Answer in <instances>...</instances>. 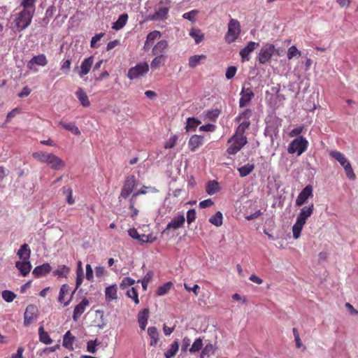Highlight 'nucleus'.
I'll return each mask as SVG.
<instances>
[{
  "label": "nucleus",
  "mask_w": 358,
  "mask_h": 358,
  "mask_svg": "<svg viewBox=\"0 0 358 358\" xmlns=\"http://www.w3.org/2000/svg\"><path fill=\"white\" fill-rule=\"evenodd\" d=\"M117 288L116 285L107 287L105 290V296L106 301H112L116 299L117 298Z\"/></svg>",
  "instance_id": "25"
},
{
  "label": "nucleus",
  "mask_w": 358,
  "mask_h": 358,
  "mask_svg": "<svg viewBox=\"0 0 358 358\" xmlns=\"http://www.w3.org/2000/svg\"><path fill=\"white\" fill-rule=\"evenodd\" d=\"M148 334L151 338L150 345L155 346L159 341V333L155 327H150L148 329Z\"/></svg>",
  "instance_id": "31"
},
{
  "label": "nucleus",
  "mask_w": 358,
  "mask_h": 358,
  "mask_svg": "<svg viewBox=\"0 0 358 358\" xmlns=\"http://www.w3.org/2000/svg\"><path fill=\"white\" fill-rule=\"evenodd\" d=\"M83 278H84V275H83V276L76 275V288L73 291L70 299L64 303V306H67L70 303V302L72 299V297H73V294L75 293L76 289L82 285Z\"/></svg>",
  "instance_id": "50"
},
{
  "label": "nucleus",
  "mask_w": 358,
  "mask_h": 358,
  "mask_svg": "<svg viewBox=\"0 0 358 358\" xmlns=\"http://www.w3.org/2000/svg\"><path fill=\"white\" fill-rule=\"evenodd\" d=\"M136 185V178L134 176H129L124 182L123 187L133 192Z\"/></svg>",
  "instance_id": "42"
},
{
  "label": "nucleus",
  "mask_w": 358,
  "mask_h": 358,
  "mask_svg": "<svg viewBox=\"0 0 358 358\" xmlns=\"http://www.w3.org/2000/svg\"><path fill=\"white\" fill-rule=\"evenodd\" d=\"M314 205L310 203L307 206H303L297 216L296 222L292 227L293 237L295 239L299 238L302 229L306 222V220L311 216L313 213Z\"/></svg>",
  "instance_id": "1"
},
{
  "label": "nucleus",
  "mask_w": 358,
  "mask_h": 358,
  "mask_svg": "<svg viewBox=\"0 0 358 358\" xmlns=\"http://www.w3.org/2000/svg\"><path fill=\"white\" fill-rule=\"evenodd\" d=\"M33 16L31 11L21 10L11 23L10 29L14 32H20L24 30L31 24Z\"/></svg>",
  "instance_id": "2"
},
{
  "label": "nucleus",
  "mask_w": 358,
  "mask_h": 358,
  "mask_svg": "<svg viewBox=\"0 0 358 358\" xmlns=\"http://www.w3.org/2000/svg\"><path fill=\"white\" fill-rule=\"evenodd\" d=\"M45 163L55 170H59L65 167L64 162L52 153L50 154Z\"/></svg>",
  "instance_id": "14"
},
{
  "label": "nucleus",
  "mask_w": 358,
  "mask_h": 358,
  "mask_svg": "<svg viewBox=\"0 0 358 358\" xmlns=\"http://www.w3.org/2000/svg\"><path fill=\"white\" fill-rule=\"evenodd\" d=\"M250 125V122L249 120H243L240 123L238 127H237L236 130L235 134H237L241 136H245L244 135L245 131Z\"/></svg>",
  "instance_id": "36"
},
{
  "label": "nucleus",
  "mask_w": 358,
  "mask_h": 358,
  "mask_svg": "<svg viewBox=\"0 0 358 358\" xmlns=\"http://www.w3.org/2000/svg\"><path fill=\"white\" fill-rule=\"evenodd\" d=\"M241 33L240 22L236 19H231L228 24V30L225 35V41L227 43L234 42Z\"/></svg>",
  "instance_id": "5"
},
{
  "label": "nucleus",
  "mask_w": 358,
  "mask_h": 358,
  "mask_svg": "<svg viewBox=\"0 0 358 358\" xmlns=\"http://www.w3.org/2000/svg\"><path fill=\"white\" fill-rule=\"evenodd\" d=\"M162 36V34L159 31H153L150 32L147 36V41H148L152 45L155 42V41L157 38H159Z\"/></svg>",
  "instance_id": "56"
},
{
  "label": "nucleus",
  "mask_w": 358,
  "mask_h": 358,
  "mask_svg": "<svg viewBox=\"0 0 358 358\" xmlns=\"http://www.w3.org/2000/svg\"><path fill=\"white\" fill-rule=\"evenodd\" d=\"M206 192L209 195H213L219 190V184L217 181L213 180L209 181L207 183L206 188Z\"/></svg>",
  "instance_id": "35"
},
{
  "label": "nucleus",
  "mask_w": 358,
  "mask_h": 358,
  "mask_svg": "<svg viewBox=\"0 0 358 358\" xmlns=\"http://www.w3.org/2000/svg\"><path fill=\"white\" fill-rule=\"evenodd\" d=\"M169 13V8L167 7H162L156 9L155 12L149 15V20L152 21L163 20L166 18Z\"/></svg>",
  "instance_id": "17"
},
{
  "label": "nucleus",
  "mask_w": 358,
  "mask_h": 358,
  "mask_svg": "<svg viewBox=\"0 0 358 358\" xmlns=\"http://www.w3.org/2000/svg\"><path fill=\"white\" fill-rule=\"evenodd\" d=\"M209 222L216 227H220L222 224V214L220 211H217L210 219Z\"/></svg>",
  "instance_id": "40"
},
{
  "label": "nucleus",
  "mask_w": 358,
  "mask_h": 358,
  "mask_svg": "<svg viewBox=\"0 0 358 358\" xmlns=\"http://www.w3.org/2000/svg\"><path fill=\"white\" fill-rule=\"evenodd\" d=\"M167 41L161 40L154 45L152 52L154 55H164L165 50L167 49Z\"/></svg>",
  "instance_id": "21"
},
{
  "label": "nucleus",
  "mask_w": 358,
  "mask_h": 358,
  "mask_svg": "<svg viewBox=\"0 0 358 358\" xmlns=\"http://www.w3.org/2000/svg\"><path fill=\"white\" fill-rule=\"evenodd\" d=\"M15 267L23 276H26L29 273L32 266L29 260H22L17 262Z\"/></svg>",
  "instance_id": "18"
},
{
  "label": "nucleus",
  "mask_w": 358,
  "mask_h": 358,
  "mask_svg": "<svg viewBox=\"0 0 358 358\" xmlns=\"http://www.w3.org/2000/svg\"><path fill=\"white\" fill-rule=\"evenodd\" d=\"M203 137L200 135H193L189 142L188 145L191 151H195L200 145L203 144Z\"/></svg>",
  "instance_id": "22"
},
{
  "label": "nucleus",
  "mask_w": 358,
  "mask_h": 358,
  "mask_svg": "<svg viewBox=\"0 0 358 358\" xmlns=\"http://www.w3.org/2000/svg\"><path fill=\"white\" fill-rule=\"evenodd\" d=\"M148 71V64L147 62H141L129 70L127 76L130 80H134L143 76Z\"/></svg>",
  "instance_id": "7"
},
{
  "label": "nucleus",
  "mask_w": 358,
  "mask_h": 358,
  "mask_svg": "<svg viewBox=\"0 0 358 358\" xmlns=\"http://www.w3.org/2000/svg\"><path fill=\"white\" fill-rule=\"evenodd\" d=\"M128 17H129L127 13H123V14L120 15L119 16L117 20L113 23L112 28L115 30L121 29L127 24Z\"/></svg>",
  "instance_id": "28"
},
{
  "label": "nucleus",
  "mask_w": 358,
  "mask_h": 358,
  "mask_svg": "<svg viewBox=\"0 0 358 358\" xmlns=\"http://www.w3.org/2000/svg\"><path fill=\"white\" fill-rule=\"evenodd\" d=\"M38 336H39V341L45 344V345H50L52 343V340L48 335V334L44 331L43 326L41 325L38 328Z\"/></svg>",
  "instance_id": "30"
},
{
  "label": "nucleus",
  "mask_w": 358,
  "mask_h": 358,
  "mask_svg": "<svg viewBox=\"0 0 358 358\" xmlns=\"http://www.w3.org/2000/svg\"><path fill=\"white\" fill-rule=\"evenodd\" d=\"M93 62H94L93 57H90L88 58H86L83 61V62L81 63V65H80V71L79 72V76L80 77H83V76L87 75L90 72V71L92 68V66L93 64Z\"/></svg>",
  "instance_id": "19"
},
{
  "label": "nucleus",
  "mask_w": 358,
  "mask_h": 358,
  "mask_svg": "<svg viewBox=\"0 0 358 358\" xmlns=\"http://www.w3.org/2000/svg\"><path fill=\"white\" fill-rule=\"evenodd\" d=\"M203 346V341L201 338H196L193 344L192 345V347L189 348V352L191 353H195L199 352Z\"/></svg>",
  "instance_id": "47"
},
{
  "label": "nucleus",
  "mask_w": 358,
  "mask_h": 358,
  "mask_svg": "<svg viewBox=\"0 0 358 358\" xmlns=\"http://www.w3.org/2000/svg\"><path fill=\"white\" fill-rule=\"evenodd\" d=\"M198 13L199 11L197 10H192L189 12L185 13L182 15V17L193 22L196 20L195 17Z\"/></svg>",
  "instance_id": "57"
},
{
  "label": "nucleus",
  "mask_w": 358,
  "mask_h": 358,
  "mask_svg": "<svg viewBox=\"0 0 358 358\" xmlns=\"http://www.w3.org/2000/svg\"><path fill=\"white\" fill-rule=\"evenodd\" d=\"M259 46V43L250 41L247 45L241 50L240 55L241 57L242 61H249L250 57L249 55L251 52H252L257 48Z\"/></svg>",
  "instance_id": "13"
},
{
  "label": "nucleus",
  "mask_w": 358,
  "mask_h": 358,
  "mask_svg": "<svg viewBox=\"0 0 358 358\" xmlns=\"http://www.w3.org/2000/svg\"><path fill=\"white\" fill-rule=\"evenodd\" d=\"M48 64V59L44 54L34 56L27 64V67L30 70H33L35 65L45 66Z\"/></svg>",
  "instance_id": "16"
},
{
  "label": "nucleus",
  "mask_w": 358,
  "mask_h": 358,
  "mask_svg": "<svg viewBox=\"0 0 358 358\" xmlns=\"http://www.w3.org/2000/svg\"><path fill=\"white\" fill-rule=\"evenodd\" d=\"M153 276V273L152 271H148L145 275L144 276L143 280H142V287L144 290L147 289L148 284L149 281L152 279Z\"/></svg>",
  "instance_id": "62"
},
{
  "label": "nucleus",
  "mask_w": 358,
  "mask_h": 358,
  "mask_svg": "<svg viewBox=\"0 0 358 358\" xmlns=\"http://www.w3.org/2000/svg\"><path fill=\"white\" fill-rule=\"evenodd\" d=\"M313 188L311 185H306L301 192L299 194L296 201L295 203L297 206H301L303 205L306 201L308 200V198L313 197Z\"/></svg>",
  "instance_id": "9"
},
{
  "label": "nucleus",
  "mask_w": 358,
  "mask_h": 358,
  "mask_svg": "<svg viewBox=\"0 0 358 358\" xmlns=\"http://www.w3.org/2000/svg\"><path fill=\"white\" fill-rule=\"evenodd\" d=\"M301 55V52L295 45H292L287 50V57L290 60L295 57H300Z\"/></svg>",
  "instance_id": "44"
},
{
  "label": "nucleus",
  "mask_w": 358,
  "mask_h": 358,
  "mask_svg": "<svg viewBox=\"0 0 358 358\" xmlns=\"http://www.w3.org/2000/svg\"><path fill=\"white\" fill-rule=\"evenodd\" d=\"M99 344L100 343L97 339L89 341L87 343V350L90 353L94 354L96 352V346Z\"/></svg>",
  "instance_id": "53"
},
{
  "label": "nucleus",
  "mask_w": 358,
  "mask_h": 358,
  "mask_svg": "<svg viewBox=\"0 0 358 358\" xmlns=\"http://www.w3.org/2000/svg\"><path fill=\"white\" fill-rule=\"evenodd\" d=\"M86 278L90 282L93 281V269L90 264L86 265Z\"/></svg>",
  "instance_id": "64"
},
{
  "label": "nucleus",
  "mask_w": 358,
  "mask_h": 358,
  "mask_svg": "<svg viewBox=\"0 0 358 358\" xmlns=\"http://www.w3.org/2000/svg\"><path fill=\"white\" fill-rule=\"evenodd\" d=\"M50 154V153H48V152H43V151H38V152H33L32 156L37 161H38L41 163H45L46 161L48 160V158Z\"/></svg>",
  "instance_id": "38"
},
{
  "label": "nucleus",
  "mask_w": 358,
  "mask_h": 358,
  "mask_svg": "<svg viewBox=\"0 0 358 358\" xmlns=\"http://www.w3.org/2000/svg\"><path fill=\"white\" fill-rule=\"evenodd\" d=\"M255 165L253 164L248 163L247 164L238 168L240 176L243 178L248 176L251 172L253 171Z\"/></svg>",
  "instance_id": "32"
},
{
  "label": "nucleus",
  "mask_w": 358,
  "mask_h": 358,
  "mask_svg": "<svg viewBox=\"0 0 358 358\" xmlns=\"http://www.w3.org/2000/svg\"><path fill=\"white\" fill-rule=\"evenodd\" d=\"M127 295L129 298H131L134 300L136 304L139 303L138 292L136 288L131 287V289L127 291Z\"/></svg>",
  "instance_id": "52"
},
{
  "label": "nucleus",
  "mask_w": 358,
  "mask_h": 358,
  "mask_svg": "<svg viewBox=\"0 0 358 358\" xmlns=\"http://www.w3.org/2000/svg\"><path fill=\"white\" fill-rule=\"evenodd\" d=\"M17 255L22 260H29L31 256V249L28 244L24 243L17 252Z\"/></svg>",
  "instance_id": "23"
},
{
  "label": "nucleus",
  "mask_w": 358,
  "mask_h": 358,
  "mask_svg": "<svg viewBox=\"0 0 358 358\" xmlns=\"http://www.w3.org/2000/svg\"><path fill=\"white\" fill-rule=\"evenodd\" d=\"M69 292V285L66 284H64L62 285L60 290H59V294L58 297V301L61 303L64 301V297L66 294H67Z\"/></svg>",
  "instance_id": "61"
},
{
  "label": "nucleus",
  "mask_w": 358,
  "mask_h": 358,
  "mask_svg": "<svg viewBox=\"0 0 358 358\" xmlns=\"http://www.w3.org/2000/svg\"><path fill=\"white\" fill-rule=\"evenodd\" d=\"M185 222L184 215H178L174 217L170 222L168 223L166 227L162 231V234H168L171 229L176 230L180 228Z\"/></svg>",
  "instance_id": "10"
},
{
  "label": "nucleus",
  "mask_w": 358,
  "mask_h": 358,
  "mask_svg": "<svg viewBox=\"0 0 358 358\" xmlns=\"http://www.w3.org/2000/svg\"><path fill=\"white\" fill-rule=\"evenodd\" d=\"M201 121L195 117H188L186 120L185 129L188 131H194L201 124Z\"/></svg>",
  "instance_id": "27"
},
{
  "label": "nucleus",
  "mask_w": 358,
  "mask_h": 358,
  "mask_svg": "<svg viewBox=\"0 0 358 358\" xmlns=\"http://www.w3.org/2000/svg\"><path fill=\"white\" fill-rule=\"evenodd\" d=\"M37 308L34 305L27 306L24 314V325L29 326L37 317Z\"/></svg>",
  "instance_id": "11"
},
{
  "label": "nucleus",
  "mask_w": 358,
  "mask_h": 358,
  "mask_svg": "<svg viewBox=\"0 0 358 358\" xmlns=\"http://www.w3.org/2000/svg\"><path fill=\"white\" fill-rule=\"evenodd\" d=\"M149 317V309L144 308L141 310L137 315L138 321L148 322Z\"/></svg>",
  "instance_id": "59"
},
{
  "label": "nucleus",
  "mask_w": 358,
  "mask_h": 358,
  "mask_svg": "<svg viewBox=\"0 0 358 358\" xmlns=\"http://www.w3.org/2000/svg\"><path fill=\"white\" fill-rule=\"evenodd\" d=\"M76 97L83 107H88L90 105L88 96L82 88H78L76 92Z\"/></svg>",
  "instance_id": "24"
},
{
  "label": "nucleus",
  "mask_w": 358,
  "mask_h": 358,
  "mask_svg": "<svg viewBox=\"0 0 358 358\" xmlns=\"http://www.w3.org/2000/svg\"><path fill=\"white\" fill-rule=\"evenodd\" d=\"M69 272V268L65 265H59L57 269L53 271V274L58 277H66Z\"/></svg>",
  "instance_id": "43"
},
{
  "label": "nucleus",
  "mask_w": 358,
  "mask_h": 358,
  "mask_svg": "<svg viewBox=\"0 0 358 358\" xmlns=\"http://www.w3.org/2000/svg\"><path fill=\"white\" fill-rule=\"evenodd\" d=\"M35 1L36 0H23L21 3V6L23 7V10L27 11H31L34 15L35 11Z\"/></svg>",
  "instance_id": "39"
},
{
  "label": "nucleus",
  "mask_w": 358,
  "mask_h": 358,
  "mask_svg": "<svg viewBox=\"0 0 358 358\" xmlns=\"http://www.w3.org/2000/svg\"><path fill=\"white\" fill-rule=\"evenodd\" d=\"M237 71V68L234 66H231L227 69L225 76L228 80L232 79Z\"/></svg>",
  "instance_id": "60"
},
{
  "label": "nucleus",
  "mask_w": 358,
  "mask_h": 358,
  "mask_svg": "<svg viewBox=\"0 0 358 358\" xmlns=\"http://www.w3.org/2000/svg\"><path fill=\"white\" fill-rule=\"evenodd\" d=\"M282 120L278 117H274L266 122V127L264 130L266 136H269L271 142L273 143L274 138L278 137L279 129L281 127Z\"/></svg>",
  "instance_id": "6"
},
{
  "label": "nucleus",
  "mask_w": 358,
  "mask_h": 358,
  "mask_svg": "<svg viewBox=\"0 0 358 358\" xmlns=\"http://www.w3.org/2000/svg\"><path fill=\"white\" fill-rule=\"evenodd\" d=\"M196 218V211L194 209H189L187 212V222L188 224H191L192 222L195 220Z\"/></svg>",
  "instance_id": "63"
},
{
  "label": "nucleus",
  "mask_w": 358,
  "mask_h": 358,
  "mask_svg": "<svg viewBox=\"0 0 358 358\" xmlns=\"http://www.w3.org/2000/svg\"><path fill=\"white\" fill-rule=\"evenodd\" d=\"M135 283V280L129 277L124 278L122 280L121 283L120 284V287L122 289H124L127 287L134 285Z\"/></svg>",
  "instance_id": "58"
},
{
  "label": "nucleus",
  "mask_w": 358,
  "mask_h": 358,
  "mask_svg": "<svg viewBox=\"0 0 358 358\" xmlns=\"http://www.w3.org/2000/svg\"><path fill=\"white\" fill-rule=\"evenodd\" d=\"M165 55H155V57L152 60L150 66L152 70L158 69L161 65L164 64L166 60Z\"/></svg>",
  "instance_id": "33"
},
{
  "label": "nucleus",
  "mask_w": 358,
  "mask_h": 358,
  "mask_svg": "<svg viewBox=\"0 0 358 358\" xmlns=\"http://www.w3.org/2000/svg\"><path fill=\"white\" fill-rule=\"evenodd\" d=\"M179 349V344L178 341H175L171 345V348L164 353L166 358H171L174 357L178 352Z\"/></svg>",
  "instance_id": "37"
},
{
  "label": "nucleus",
  "mask_w": 358,
  "mask_h": 358,
  "mask_svg": "<svg viewBox=\"0 0 358 358\" xmlns=\"http://www.w3.org/2000/svg\"><path fill=\"white\" fill-rule=\"evenodd\" d=\"M343 169L345 170L346 176L350 179L354 180L356 178L355 174L353 171V169L352 168V166L350 162L345 164V166H343Z\"/></svg>",
  "instance_id": "54"
},
{
  "label": "nucleus",
  "mask_w": 358,
  "mask_h": 358,
  "mask_svg": "<svg viewBox=\"0 0 358 358\" xmlns=\"http://www.w3.org/2000/svg\"><path fill=\"white\" fill-rule=\"evenodd\" d=\"M329 155L331 157L338 161L343 167L349 162L345 155L341 152L333 150L330 152Z\"/></svg>",
  "instance_id": "29"
},
{
  "label": "nucleus",
  "mask_w": 358,
  "mask_h": 358,
  "mask_svg": "<svg viewBox=\"0 0 358 358\" xmlns=\"http://www.w3.org/2000/svg\"><path fill=\"white\" fill-rule=\"evenodd\" d=\"M308 145V141L302 136H299L289 143L287 151L289 154L296 152L297 155L300 156L307 150Z\"/></svg>",
  "instance_id": "3"
},
{
  "label": "nucleus",
  "mask_w": 358,
  "mask_h": 358,
  "mask_svg": "<svg viewBox=\"0 0 358 358\" xmlns=\"http://www.w3.org/2000/svg\"><path fill=\"white\" fill-rule=\"evenodd\" d=\"M203 55H194L189 59V66L191 68H195L200 62L201 58H204Z\"/></svg>",
  "instance_id": "55"
},
{
  "label": "nucleus",
  "mask_w": 358,
  "mask_h": 358,
  "mask_svg": "<svg viewBox=\"0 0 358 358\" xmlns=\"http://www.w3.org/2000/svg\"><path fill=\"white\" fill-rule=\"evenodd\" d=\"M104 36V32L95 34L91 39L90 47L92 48H98L100 46V44L98 43V41H99Z\"/></svg>",
  "instance_id": "45"
},
{
  "label": "nucleus",
  "mask_w": 358,
  "mask_h": 358,
  "mask_svg": "<svg viewBox=\"0 0 358 358\" xmlns=\"http://www.w3.org/2000/svg\"><path fill=\"white\" fill-rule=\"evenodd\" d=\"M231 143L227 150L229 155H235L247 144L248 140L246 136H241L237 134L232 136L229 140L228 143Z\"/></svg>",
  "instance_id": "4"
},
{
  "label": "nucleus",
  "mask_w": 358,
  "mask_h": 358,
  "mask_svg": "<svg viewBox=\"0 0 358 358\" xmlns=\"http://www.w3.org/2000/svg\"><path fill=\"white\" fill-rule=\"evenodd\" d=\"M189 35L194 39L196 44L199 43L203 38V35L200 34V30L192 29Z\"/></svg>",
  "instance_id": "51"
},
{
  "label": "nucleus",
  "mask_w": 358,
  "mask_h": 358,
  "mask_svg": "<svg viewBox=\"0 0 358 358\" xmlns=\"http://www.w3.org/2000/svg\"><path fill=\"white\" fill-rule=\"evenodd\" d=\"M240 95L239 106L241 108L245 107L255 96V94L252 90L250 87H245V86L242 87Z\"/></svg>",
  "instance_id": "12"
},
{
  "label": "nucleus",
  "mask_w": 358,
  "mask_h": 358,
  "mask_svg": "<svg viewBox=\"0 0 358 358\" xmlns=\"http://www.w3.org/2000/svg\"><path fill=\"white\" fill-rule=\"evenodd\" d=\"M1 296L4 301L10 303L15 299L16 294L10 290H4L1 293Z\"/></svg>",
  "instance_id": "49"
},
{
  "label": "nucleus",
  "mask_w": 358,
  "mask_h": 358,
  "mask_svg": "<svg viewBox=\"0 0 358 358\" xmlns=\"http://www.w3.org/2000/svg\"><path fill=\"white\" fill-rule=\"evenodd\" d=\"M90 304L89 300L84 298L74 308L73 313V320L77 322L81 315L85 312L86 307Z\"/></svg>",
  "instance_id": "15"
},
{
  "label": "nucleus",
  "mask_w": 358,
  "mask_h": 358,
  "mask_svg": "<svg viewBox=\"0 0 358 358\" xmlns=\"http://www.w3.org/2000/svg\"><path fill=\"white\" fill-rule=\"evenodd\" d=\"M275 51L274 45L266 43L261 48L257 59L260 64H264L268 62Z\"/></svg>",
  "instance_id": "8"
},
{
  "label": "nucleus",
  "mask_w": 358,
  "mask_h": 358,
  "mask_svg": "<svg viewBox=\"0 0 358 358\" xmlns=\"http://www.w3.org/2000/svg\"><path fill=\"white\" fill-rule=\"evenodd\" d=\"M62 190L63 193L66 195V202L70 205L74 203L72 189L68 187H63Z\"/></svg>",
  "instance_id": "48"
},
{
  "label": "nucleus",
  "mask_w": 358,
  "mask_h": 358,
  "mask_svg": "<svg viewBox=\"0 0 358 358\" xmlns=\"http://www.w3.org/2000/svg\"><path fill=\"white\" fill-rule=\"evenodd\" d=\"M75 340V336H73L70 331L66 332L63 338L62 345L64 348L68 350H73V344Z\"/></svg>",
  "instance_id": "26"
},
{
  "label": "nucleus",
  "mask_w": 358,
  "mask_h": 358,
  "mask_svg": "<svg viewBox=\"0 0 358 358\" xmlns=\"http://www.w3.org/2000/svg\"><path fill=\"white\" fill-rule=\"evenodd\" d=\"M172 285L171 282H167L163 285L159 286L156 291V294L158 296L165 295L171 289Z\"/></svg>",
  "instance_id": "41"
},
{
  "label": "nucleus",
  "mask_w": 358,
  "mask_h": 358,
  "mask_svg": "<svg viewBox=\"0 0 358 358\" xmlns=\"http://www.w3.org/2000/svg\"><path fill=\"white\" fill-rule=\"evenodd\" d=\"M215 352V348L213 344L208 343L205 348L202 350L201 353V358H203L205 356L209 357L211 355H213Z\"/></svg>",
  "instance_id": "46"
},
{
  "label": "nucleus",
  "mask_w": 358,
  "mask_h": 358,
  "mask_svg": "<svg viewBox=\"0 0 358 358\" xmlns=\"http://www.w3.org/2000/svg\"><path fill=\"white\" fill-rule=\"evenodd\" d=\"M51 271V266L48 263L43 264L42 265L35 267L32 273L36 278L42 277Z\"/></svg>",
  "instance_id": "20"
},
{
  "label": "nucleus",
  "mask_w": 358,
  "mask_h": 358,
  "mask_svg": "<svg viewBox=\"0 0 358 358\" xmlns=\"http://www.w3.org/2000/svg\"><path fill=\"white\" fill-rule=\"evenodd\" d=\"M59 124L64 128L65 129L71 131L74 135H79L80 131L78 127L73 122L65 123L63 122H60Z\"/></svg>",
  "instance_id": "34"
}]
</instances>
